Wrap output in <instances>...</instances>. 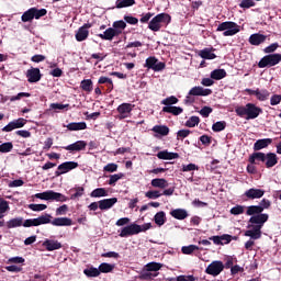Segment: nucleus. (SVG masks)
I'll return each instance as SVG.
<instances>
[{"mask_svg":"<svg viewBox=\"0 0 281 281\" xmlns=\"http://www.w3.org/2000/svg\"><path fill=\"white\" fill-rule=\"evenodd\" d=\"M5 265H10L5 267V270L9 271V273H21L23 271V265H25V258L23 257H10Z\"/></svg>","mask_w":281,"mask_h":281,"instance_id":"6e6552de","label":"nucleus"},{"mask_svg":"<svg viewBox=\"0 0 281 281\" xmlns=\"http://www.w3.org/2000/svg\"><path fill=\"white\" fill-rule=\"evenodd\" d=\"M29 210H32V212H43L47 210V206L45 204H30Z\"/></svg>","mask_w":281,"mask_h":281,"instance_id":"bf43d9fd","label":"nucleus"},{"mask_svg":"<svg viewBox=\"0 0 281 281\" xmlns=\"http://www.w3.org/2000/svg\"><path fill=\"white\" fill-rule=\"evenodd\" d=\"M74 190L75 193L71 195V199H80L85 194V188L82 187H76Z\"/></svg>","mask_w":281,"mask_h":281,"instance_id":"69168bd1","label":"nucleus"},{"mask_svg":"<svg viewBox=\"0 0 281 281\" xmlns=\"http://www.w3.org/2000/svg\"><path fill=\"white\" fill-rule=\"evenodd\" d=\"M164 113H171V115H181L183 113V108L181 106H164Z\"/></svg>","mask_w":281,"mask_h":281,"instance_id":"f704fd0d","label":"nucleus"},{"mask_svg":"<svg viewBox=\"0 0 281 281\" xmlns=\"http://www.w3.org/2000/svg\"><path fill=\"white\" fill-rule=\"evenodd\" d=\"M170 215L177 221H186L188 218V211L184 209H175L170 212Z\"/></svg>","mask_w":281,"mask_h":281,"instance_id":"cd10ccee","label":"nucleus"},{"mask_svg":"<svg viewBox=\"0 0 281 281\" xmlns=\"http://www.w3.org/2000/svg\"><path fill=\"white\" fill-rule=\"evenodd\" d=\"M117 203V198H110L99 201V210H111Z\"/></svg>","mask_w":281,"mask_h":281,"instance_id":"bb28decb","label":"nucleus"},{"mask_svg":"<svg viewBox=\"0 0 281 281\" xmlns=\"http://www.w3.org/2000/svg\"><path fill=\"white\" fill-rule=\"evenodd\" d=\"M64 150H68V153H79L80 150H85L87 148V142L77 140L70 145L63 147Z\"/></svg>","mask_w":281,"mask_h":281,"instance_id":"a211bd4d","label":"nucleus"},{"mask_svg":"<svg viewBox=\"0 0 281 281\" xmlns=\"http://www.w3.org/2000/svg\"><path fill=\"white\" fill-rule=\"evenodd\" d=\"M14 148V145L12 144V142H7V143H2L0 145V153H12V149Z\"/></svg>","mask_w":281,"mask_h":281,"instance_id":"8fccbe9b","label":"nucleus"},{"mask_svg":"<svg viewBox=\"0 0 281 281\" xmlns=\"http://www.w3.org/2000/svg\"><path fill=\"white\" fill-rule=\"evenodd\" d=\"M10 210L8 201L0 198V220L3 218L7 212Z\"/></svg>","mask_w":281,"mask_h":281,"instance_id":"79ce46f5","label":"nucleus"},{"mask_svg":"<svg viewBox=\"0 0 281 281\" xmlns=\"http://www.w3.org/2000/svg\"><path fill=\"white\" fill-rule=\"evenodd\" d=\"M269 95H271V92L267 89H256V98L259 100V102H266V100H269Z\"/></svg>","mask_w":281,"mask_h":281,"instance_id":"c756f323","label":"nucleus"},{"mask_svg":"<svg viewBox=\"0 0 281 281\" xmlns=\"http://www.w3.org/2000/svg\"><path fill=\"white\" fill-rule=\"evenodd\" d=\"M169 281H196V277H194L192 274H189V276L181 274L176 278L169 279Z\"/></svg>","mask_w":281,"mask_h":281,"instance_id":"de8ad7c7","label":"nucleus"},{"mask_svg":"<svg viewBox=\"0 0 281 281\" xmlns=\"http://www.w3.org/2000/svg\"><path fill=\"white\" fill-rule=\"evenodd\" d=\"M244 196L250 200L262 199L265 196V190L251 188L245 191Z\"/></svg>","mask_w":281,"mask_h":281,"instance_id":"6ab92c4d","label":"nucleus"},{"mask_svg":"<svg viewBox=\"0 0 281 281\" xmlns=\"http://www.w3.org/2000/svg\"><path fill=\"white\" fill-rule=\"evenodd\" d=\"M157 273H153L150 270L143 268L139 274V280H153V278H157Z\"/></svg>","mask_w":281,"mask_h":281,"instance_id":"ea45409f","label":"nucleus"},{"mask_svg":"<svg viewBox=\"0 0 281 281\" xmlns=\"http://www.w3.org/2000/svg\"><path fill=\"white\" fill-rule=\"evenodd\" d=\"M256 2L254 0H241L239 3V8H244V10H248L249 8H254Z\"/></svg>","mask_w":281,"mask_h":281,"instance_id":"13d9d810","label":"nucleus"},{"mask_svg":"<svg viewBox=\"0 0 281 281\" xmlns=\"http://www.w3.org/2000/svg\"><path fill=\"white\" fill-rule=\"evenodd\" d=\"M69 211V206L67 204H63L61 206L56 209V216H64Z\"/></svg>","mask_w":281,"mask_h":281,"instance_id":"e2e57ef3","label":"nucleus"},{"mask_svg":"<svg viewBox=\"0 0 281 281\" xmlns=\"http://www.w3.org/2000/svg\"><path fill=\"white\" fill-rule=\"evenodd\" d=\"M151 131L157 135H161L162 137H166V135L170 133V128H168L166 125H156L151 128Z\"/></svg>","mask_w":281,"mask_h":281,"instance_id":"473e14b6","label":"nucleus"},{"mask_svg":"<svg viewBox=\"0 0 281 281\" xmlns=\"http://www.w3.org/2000/svg\"><path fill=\"white\" fill-rule=\"evenodd\" d=\"M216 32H223V36H236L240 32V25L232 21L222 22L218 24Z\"/></svg>","mask_w":281,"mask_h":281,"instance_id":"0eeeda50","label":"nucleus"},{"mask_svg":"<svg viewBox=\"0 0 281 281\" xmlns=\"http://www.w3.org/2000/svg\"><path fill=\"white\" fill-rule=\"evenodd\" d=\"M31 95L30 92H19L16 95L10 97V102H16L22 98H30Z\"/></svg>","mask_w":281,"mask_h":281,"instance_id":"4d7b16f0","label":"nucleus"},{"mask_svg":"<svg viewBox=\"0 0 281 281\" xmlns=\"http://www.w3.org/2000/svg\"><path fill=\"white\" fill-rule=\"evenodd\" d=\"M14 128H23L26 124L25 119H18L12 121Z\"/></svg>","mask_w":281,"mask_h":281,"instance_id":"338daca9","label":"nucleus"},{"mask_svg":"<svg viewBox=\"0 0 281 281\" xmlns=\"http://www.w3.org/2000/svg\"><path fill=\"white\" fill-rule=\"evenodd\" d=\"M112 30H116L117 32H120V34H122V32H124V30H126V22H124L122 20L114 22Z\"/></svg>","mask_w":281,"mask_h":281,"instance_id":"864d4df0","label":"nucleus"},{"mask_svg":"<svg viewBox=\"0 0 281 281\" xmlns=\"http://www.w3.org/2000/svg\"><path fill=\"white\" fill-rule=\"evenodd\" d=\"M8 229H14L15 227H32L25 226V221L23 222V217L11 218L7 222Z\"/></svg>","mask_w":281,"mask_h":281,"instance_id":"393cba45","label":"nucleus"},{"mask_svg":"<svg viewBox=\"0 0 281 281\" xmlns=\"http://www.w3.org/2000/svg\"><path fill=\"white\" fill-rule=\"evenodd\" d=\"M120 179H124V173H114L110 176L108 181L109 186H115L120 181Z\"/></svg>","mask_w":281,"mask_h":281,"instance_id":"3c124183","label":"nucleus"},{"mask_svg":"<svg viewBox=\"0 0 281 281\" xmlns=\"http://www.w3.org/2000/svg\"><path fill=\"white\" fill-rule=\"evenodd\" d=\"M271 144H273V139L272 138H261V139H258L254 144V150H256V153H258V150H262L265 148H269V146H271Z\"/></svg>","mask_w":281,"mask_h":281,"instance_id":"4be33fe9","label":"nucleus"},{"mask_svg":"<svg viewBox=\"0 0 281 281\" xmlns=\"http://www.w3.org/2000/svg\"><path fill=\"white\" fill-rule=\"evenodd\" d=\"M35 199H41V201H57L59 203H65L67 201V196L63 193H58L54 190L44 191L42 193H36Z\"/></svg>","mask_w":281,"mask_h":281,"instance_id":"1a4fd4ad","label":"nucleus"},{"mask_svg":"<svg viewBox=\"0 0 281 281\" xmlns=\"http://www.w3.org/2000/svg\"><path fill=\"white\" fill-rule=\"evenodd\" d=\"M281 102V94H272L270 98V105L278 106Z\"/></svg>","mask_w":281,"mask_h":281,"instance_id":"0e129e2a","label":"nucleus"},{"mask_svg":"<svg viewBox=\"0 0 281 281\" xmlns=\"http://www.w3.org/2000/svg\"><path fill=\"white\" fill-rule=\"evenodd\" d=\"M53 225L54 227H71L74 221L69 217H55L50 214H44L35 218L25 220L24 227H38L41 225Z\"/></svg>","mask_w":281,"mask_h":281,"instance_id":"f257e3e1","label":"nucleus"},{"mask_svg":"<svg viewBox=\"0 0 281 281\" xmlns=\"http://www.w3.org/2000/svg\"><path fill=\"white\" fill-rule=\"evenodd\" d=\"M90 27H91V23H86L78 29V31L75 34V38L76 41H78V43H82V41H87V38H89Z\"/></svg>","mask_w":281,"mask_h":281,"instance_id":"f3484780","label":"nucleus"},{"mask_svg":"<svg viewBox=\"0 0 281 281\" xmlns=\"http://www.w3.org/2000/svg\"><path fill=\"white\" fill-rule=\"evenodd\" d=\"M245 210H247V206L245 205H235L231 209V214H233L234 216H238L240 214H245Z\"/></svg>","mask_w":281,"mask_h":281,"instance_id":"09e8293b","label":"nucleus"},{"mask_svg":"<svg viewBox=\"0 0 281 281\" xmlns=\"http://www.w3.org/2000/svg\"><path fill=\"white\" fill-rule=\"evenodd\" d=\"M172 21V18L168 13H159L156 16H154L149 23H148V30L151 32H159L161 27H166L170 22Z\"/></svg>","mask_w":281,"mask_h":281,"instance_id":"423d86ee","label":"nucleus"},{"mask_svg":"<svg viewBox=\"0 0 281 281\" xmlns=\"http://www.w3.org/2000/svg\"><path fill=\"white\" fill-rule=\"evenodd\" d=\"M133 109H135V105L132 103H122L116 108V111L119 113L117 120H126V117L131 116V113L133 112Z\"/></svg>","mask_w":281,"mask_h":281,"instance_id":"4468645a","label":"nucleus"},{"mask_svg":"<svg viewBox=\"0 0 281 281\" xmlns=\"http://www.w3.org/2000/svg\"><path fill=\"white\" fill-rule=\"evenodd\" d=\"M26 78L29 82H38L41 80V69L32 68L26 72Z\"/></svg>","mask_w":281,"mask_h":281,"instance_id":"b1692460","label":"nucleus"},{"mask_svg":"<svg viewBox=\"0 0 281 281\" xmlns=\"http://www.w3.org/2000/svg\"><path fill=\"white\" fill-rule=\"evenodd\" d=\"M256 161H261L266 168L271 169L273 166H278V155L271 151L267 154L262 151L252 153L249 157V162L256 164Z\"/></svg>","mask_w":281,"mask_h":281,"instance_id":"7ed1b4c3","label":"nucleus"},{"mask_svg":"<svg viewBox=\"0 0 281 281\" xmlns=\"http://www.w3.org/2000/svg\"><path fill=\"white\" fill-rule=\"evenodd\" d=\"M146 199H159V196H162V193L154 190V191H147L145 193Z\"/></svg>","mask_w":281,"mask_h":281,"instance_id":"680f3d73","label":"nucleus"},{"mask_svg":"<svg viewBox=\"0 0 281 281\" xmlns=\"http://www.w3.org/2000/svg\"><path fill=\"white\" fill-rule=\"evenodd\" d=\"M199 122H201V120L199 119V116H191V117L186 122V126H188V128H194V126H199Z\"/></svg>","mask_w":281,"mask_h":281,"instance_id":"5fc2aeb1","label":"nucleus"},{"mask_svg":"<svg viewBox=\"0 0 281 281\" xmlns=\"http://www.w3.org/2000/svg\"><path fill=\"white\" fill-rule=\"evenodd\" d=\"M178 102H179V99H177V97H175V95H171V97L164 99L161 101V104H164L165 106H172V104H177Z\"/></svg>","mask_w":281,"mask_h":281,"instance_id":"603ef678","label":"nucleus"},{"mask_svg":"<svg viewBox=\"0 0 281 281\" xmlns=\"http://www.w3.org/2000/svg\"><path fill=\"white\" fill-rule=\"evenodd\" d=\"M85 276L87 278H98L100 276V269L95 267H90L83 270Z\"/></svg>","mask_w":281,"mask_h":281,"instance_id":"a19ab883","label":"nucleus"},{"mask_svg":"<svg viewBox=\"0 0 281 281\" xmlns=\"http://www.w3.org/2000/svg\"><path fill=\"white\" fill-rule=\"evenodd\" d=\"M227 77V71L225 69H215L211 72L212 80H223Z\"/></svg>","mask_w":281,"mask_h":281,"instance_id":"72a5a7b5","label":"nucleus"},{"mask_svg":"<svg viewBox=\"0 0 281 281\" xmlns=\"http://www.w3.org/2000/svg\"><path fill=\"white\" fill-rule=\"evenodd\" d=\"M281 63V54H270L263 56L259 63H258V68L259 69H265V67H276V65H280Z\"/></svg>","mask_w":281,"mask_h":281,"instance_id":"9b49d317","label":"nucleus"},{"mask_svg":"<svg viewBox=\"0 0 281 281\" xmlns=\"http://www.w3.org/2000/svg\"><path fill=\"white\" fill-rule=\"evenodd\" d=\"M76 168H78V162L76 161L63 162L57 167V170L55 171V176L60 177L63 175H67V172H70V170H76Z\"/></svg>","mask_w":281,"mask_h":281,"instance_id":"2eb2a0df","label":"nucleus"},{"mask_svg":"<svg viewBox=\"0 0 281 281\" xmlns=\"http://www.w3.org/2000/svg\"><path fill=\"white\" fill-rule=\"evenodd\" d=\"M151 16H155V13H150V12L143 13L140 15L139 22L140 23H148V21H150Z\"/></svg>","mask_w":281,"mask_h":281,"instance_id":"774afa93","label":"nucleus"},{"mask_svg":"<svg viewBox=\"0 0 281 281\" xmlns=\"http://www.w3.org/2000/svg\"><path fill=\"white\" fill-rule=\"evenodd\" d=\"M189 95H212V89H205L201 86H195L189 91Z\"/></svg>","mask_w":281,"mask_h":281,"instance_id":"5701e85b","label":"nucleus"},{"mask_svg":"<svg viewBox=\"0 0 281 281\" xmlns=\"http://www.w3.org/2000/svg\"><path fill=\"white\" fill-rule=\"evenodd\" d=\"M90 196L92 199H100L102 196H109V192L104 188H97L90 193Z\"/></svg>","mask_w":281,"mask_h":281,"instance_id":"c9c22d12","label":"nucleus"},{"mask_svg":"<svg viewBox=\"0 0 281 281\" xmlns=\"http://www.w3.org/2000/svg\"><path fill=\"white\" fill-rule=\"evenodd\" d=\"M147 269V271H159V269H161V263L158 262H149L147 265H145V267Z\"/></svg>","mask_w":281,"mask_h":281,"instance_id":"6e6d98bb","label":"nucleus"},{"mask_svg":"<svg viewBox=\"0 0 281 281\" xmlns=\"http://www.w3.org/2000/svg\"><path fill=\"white\" fill-rule=\"evenodd\" d=\"M227 123L225 121H217L212 125V131L214 133H221V131H225Z\"/></svg>","mask_w":281,"mask_h":281,"instance_id":"a18cd8bd","label":"nucleus"},{"mask_svg":"<svg viewBox=\"0 0 281 281\" xmlns=\"http://www.w3.org/2000/svg\"><path fill=\"white\" fill-rule=\"evenodd\" d=\"M158 159H179V154L177 153H170L168 150H162L157 154Z\"/></svg>","mask_w":281,"mask_h":281,"instance_id":"7c9ffc66","label":"nucleus"},{"mask_svg":"<svg viewBox=\"0 0 281 281\" xmlns=\"http://www.w3.org/2000/svg\"><path fill=\"white\" fill-rule=\"evenodd\" d=\"M66 128H68V131H86L87 128V123L86 122H72L69 123L68 125H66Z\"/></svg>","mask_w":281,"mask_h":281,"instance_id":"2f4dec72","label":"nucleus"},{"mask_svg":"<svg viewBox=\"0 0 281 281\" xmlns=\"http://www.w3.org/2000/svg\"><path fill=\"white\" fill-rule=\"evenodd\" d=\"M80 88L82 91L91 93V91H93V81L91 79H83L80 83Z\"/></svg>","mask_w":281,"mask_h":281,"instance_id":"4c0bfd02","label":"nucleus"},{"mask_svg":"<svg viewBox=\"0 0 281 281\" xmlns=\"http://www.w3.org/2000/svg\"><path fill=\"white\" fill-rule=\"evenodd\" d=\"M98 36L99 38H102V41H111L112 38H115V36H120V31L109 27Z\"/></svg>","mask_w":281,"mask_h":281,"instance_id":"412c9836","label":"nucleus"},{"mask_svg":"<svg viewBox=\"0 0 281 281\" xmlns=\"http://www.w3.org/2000/svg\"><path fill=\"white\" fill-rule=\"evenodd\" d=\"M150 183L153 188H159L160 190H166L168 187V180L164 178H155Z\"/></svg>","mask_w":281,"mask_h":281,"instance_id":"c85d7f7f","label":"nucleus"},{"mask_svg":"<svg viewBox=\"0 0 281 281\" xmlns=\"http://www.w3.org/2000/svg\"><path fill=\"white\" fill-rule=\"evenodd\" d=\"M225 265L223 263V261L215 260L206 267L205 273H207V276H213V278H216V276H221V273H223Z\"/></svg>","mask_w":281,"mask_h":281,"instance_id":"ddd939ff","label":"nucleus"},{"mask_svg":"<svg viewBox=\"0 0 281 281\" xmlns=\"http://www.w3.org/2000/svg\"><path fill=\"white\" fill-rule=\"evenodd\" d=\"M150 227H153L150 223L143 224V225L133 223L121 228L119 236L121 238H128V236H135L137 234H142V232H148Z\"/></svg>","mask_w":281,"mask_h":281,"instance_id":"39448f33","label":"nucleus"},{"mask_svg":"<svg viewBox=\"0 0 281 281\" xmlns=\"http://www.w3.org/2000/svg\"><path fill=\"white\" fill-rule=\"evenodd\" d=\"M269 221V214L256 213L251 215L248 221V231L244 233V236L251 238L252 240H260L262 238V227Z\"/></svg>","mask_w":281,"mask_h":281,"instance_id":"f03ea898","label":"nucleus"},{"mask_svg":"<svg viewBox=\"0 0 281 281\" xmlns=\"http://www.w3.org/2000/svg\"><path fill=\"white\" fill-rule=\"evenodd\" d=\"M145 67H147V69H153V71H164V69H166V64L159 61L156 57H148L145 61Z\"/></svg>","mask_w":281,"mask_h":281,"instance_id":"dca6fc26","label":"nucleus"},{"mask_svg":"<svg viewBox=\"0 0 281 281\" xmlns=\"http://www.w3.org/2000/svg\"><path fill=\"white\" fill-rule=\"evenodd\" d=\"M235 113L239 116V117H245L246 120H256V117H258V115H260V113H262V109L258 108L256 104L254 103H247L245 106H237L235 109Z\"/></svg>","mask_w":281,"mask_h":281,"instance_id":"20e7f679","label":"nucleus"},{"mask_svg":"<svg viewBox=\"0 0 281 281\" xmlns=\"http://www.w3.org/2000/svg\"><path fill=\"white\" fill-rule=\"evenodd\" d=\"M46 14H47L46 9L31 8L22 14L21 21L23 23H30L34 21V19L36 20L42 19V16H45Z\"/></svg>","mask_w":281,"mask_h":281,"instance_id":"9d476101","label":"nucleus"},{"mask_svg":"<svg viewBox=\"0 0 281 281\" xmlns=\"http://www.w3.org/2000/svg\"><path fill=\"white\" fill-rule=\"evenodd\" d=\"M154 221L158 227H161L166 223V212L160 211L154 216Z\"/></svg>","mask_w":281,"mask_h":281,"instance_id":"58836bf2","label":"nucleus"},{"mask_svg":"<svg viewBox=\"0 0 281 281\" xmlns=\"http://www.w3.org/2000/svg\"><path fill=\"white\" fill-rule=\"evenodd\" d=\"M104 172H117V164L110 162L103 167Z\"/></svg>","mask_w":281,"mask_h":281,"instance_id":"052dcab7","label":"nucleus"},{"mask_svg":"<svg viewBox=\"0 0 281 281\" xmlns=\"http://www.w3.org/2000/svg\"><path fill=\"white\" fill-rule=\"evenodd\" d=\"M269 207H271V201L262 199L259 205L247 206L246 214L247 216H254V214H262V212H265V210H269Z\"/></svg>","mask_w":281,"mask_h":281,"instance_id":"f8f14e48","label":"nucleus"},{"mask_svg":"<svg viewBox=\"0 0 281 281\" xmlns=\"http://www.w3.org/2000/svg\"><path fill=\"white\" fill-rule=\"evenodd\" d=\"M265 41H267V36L262 35L260 33L251 34L248 40L250 45H255V46L262 45V43H265Z\"/></svg>","mask_w":281,"mask_h":281,"instance_id":"a878e982","label":"nucleus"},{"mask_svg":"<svg viewBox=\"0 0 281 281\" xmlns=\"http://www.w3.org/2000/svg\"><path fill=\"white\" fill-rule=\"evenodd\" d=\"M181 251L186 256H190L191 254H194V251H199V246H196V245L183 246L181 248Z\"/></svg>","mask_w":281,"mask_h":281,"instance_id":"49530a36","label":"nucleus"},{"mask_svg":"<svg viewBox=\"0 0 281 281\" xmlns=\"http://www.w3.org/2000/svg\"><path fill=\"white\" fill-rule=\"evenodd\" d=\"M46 251H56L63 249V244L56 239H45L42 244Z\"/></svg>","mask_w":281,"mask_h":281,"instance_id":"aec40b11","label":"nucleus"},{"mask_svg":"<svg viewBox=\"0 0 281 281\" xmlns=\"http://www.w3.org/2000/svg\"><path fill=\"white\" fill-rule=\"evenodd\" d=\"M200 56L204 58V60H214L216 58V54L212 53V50L205 48L200 52Z\"/></svg>","mask_w":281,"mask_h":281,"instance_id":"c03bdc74","label":"nucleus"},{"mask_svg":"<svg viewBox=\"0 0 281 281\" xmlns=\"http://www.w3.org/2000/svg\"><path fill=\"white\" fill-rule=\"evenodd\" d=\"M114 269H115V265L114 263L102 262L99 266L100 273H113Z\"/></svg>","mask_w":281,"mask_h":281,"instance_id":"e433bc0d","label":"nucleus"},{"mask_svg":"<svg viewBox=\"0 0 281 281\" xmlns=\"http://www.w3.org/2000/svg\"><path fill=\"white\" fill-rule=\"evenodd\" d=\"M115 5L117 9L131 8L132 5H135V0H116Z\"/></svg>","mask_w":281,"mask_h":281,"instance_id":"37998d69","label":"nucleus"}]
</instances>
